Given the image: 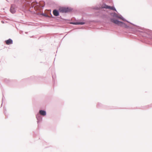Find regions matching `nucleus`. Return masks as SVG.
Instances as JSON below:
<instances>
[{
	"mask_svg": "<svg viewBox=\"0 0 152 152\" xmlns=\"http://www.w3.org/2000/svg\"><path fill=\"white\" fill-rule=\"evenodd\" d=\"M59 11L62 13H66L69 12L71 9L68 7H61L59 8Z\"/></svg>",
	"mask_w": 152,
	"mask_h": 152,
	"instance_id": "f257e3e1",
	"label": "nucleus"
},
{
	"mask_svg": "<svg viewBox=\"0 0 152 152\" xmlns=\"http://www.w3.org/2000/svg\"><path fill=\"white\" fill-rule=\"evenodd\" d=\"M111 21L112 22L119 26H122L124 24L123 23L113 19H111Z\"/></svg>",
	"mask_w": 152,
	"mask_h": 152,
	"instance_id": "f03ea898",
	"label": "nucleus"
},
{
	"mask_svg": "<svg viewBox=\"0 0 152 152\" xmlns=\"http://www.w3.org/2000/svg\"><path fill=\"white\" fill-rule=\"evenodd\" d=\"M104 8H106V9H110L111 10L116 11L115 9V7H111L110 6H108L106 5H105V7H104Z\"/></svg>",
	"mask_w": 152,
	"mask_h": 152,
	"instance_id": "7ed1b4c3",
	"label": "nucleus"
},
{
	"mask_svg": "<svg viewBox=\"0 0 152 152\" xmlns=\"http://www.w3.org/2000/svg\"><path fill=\"white\" fill-rule=\"evenodd\" d=\"M53 15L55 16H58L59 15L58 11L56 10H53Z\"/></svg>",
	"mask_w": 152,
	"mask_h": 152,
	"instance_id": "20e7f679",
	"label": "nucleus"
},
{
	"mask_svg": "<svg viewBox=\"0 0 152 152\" xmlns=\"http://www.w3.org/2000/svg\"><path fill=\"white\" fill-rule=\"evenodd\" d=\"M5 42L7 45H9L12 43V39H9L6 40L5 41Z\"/></svg>",
	"mask_w": 152,
	"mask_h": 152,
	"instance_id": "39448f33",
	"label": "nucleus"
},
{
	"mask_svg": "<svg viewBox=\"0 0 152 152\" xmlns=\"http://www.w3.org/2000/svg\"><path fill=\"white\" fill-rule=\"evenodd\" d=\"M40 114L44 116L46 114V112L45 111L42 110H40L39 111Z\"/></svg>",
	"mask_w": 152,
	"mask_h": 152,
	"instance_id": "423d86ee",
	"label": "nucleus"
},
{
	"mask_svg": "<svg viewBox=\"0 0 152 152\" xmlns=\"http://www.w3.org/2000/svg\"><path fill=\"white\" fill-rule=\"evenodd\" d=\"M111 15L114 17L120 18V17L116 13H114L111 14Z\"/></svg>",
	"mask_w": 152,
	"mask_h": 152,
	"instance_id": "0eeeda50",
	"label": "nucleus"
},
{
	"mask_svg": "<svg viewBox=\"0 0 152 152\" xmlns=\"http://www.w3.org/2000/svg\"><path fill=\"white\" fill-rule=\"evenodd\" d=\"M10 11L12 13H14L15 12V10L12 6L11 7Z\"/></svg>",
	"mask_w": 152,
	"mask_h": 152,
	"instance_id": "6e6552de",
	"label": "nucleus"
},
{
	"mask_svg": "<svg viewBox=\"0 0 152 152\" xmlns=\"http://www.w3.org/2000/svg\"><path fill=\"white\" fill-rule=\"evenodd\" d=\"M85 23H84V22H79V23L78 24H81V25H82V24H83Z\"/></svg>",
	"mask_w": 152,
	"mask_h": 152,
	"instance_id": "1a4fd4ad",
	"label": "nucleus"
}]
</instances>
